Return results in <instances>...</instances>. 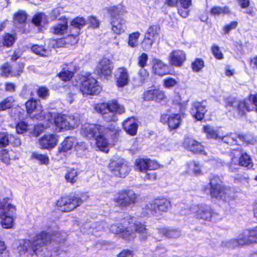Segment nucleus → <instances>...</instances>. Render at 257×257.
<instances>
[{
	"mask_svg": "<svg viewBox=\"0 0 257 257\" xmlns=\"http://www.w3.org/2000/svg\"><path fill=\"white\" fill-rule=\"evenodd\" d=\"M55 239L50 234L41 232L38 234L33 241L26 240L21 241L18 247L19 254L22 257H29L35 253L40 257H49V251L44 245H47L52 239Z\"/></svg>",
	"mask_w": 257,
	"mask_h": 257,
	"instance_id": "nucleus-1",
	"label": "nucleus"
},
{
	"mask_svg": "<svg viewBox=\"0 0 257 257\" xmlns=\"http://www.w3.org/2000/svg\"><path fill=\"white\" fill-rule=\"evenodd\" d=\"M16 206L12 203L9 198H6L0 202L1 224L4 228L9 229L13 227L16 218Z\"/></svg>",
	"mask_w": 257,
	"mask_h": 257,
	"instance_id": "nucleus-2",
	"label": "nucleus"
},
{
	"mask_svg": "<svg viewBox=\"0 0 257 257\" xmlns=\"http://www.w3.org/2000/svg\"><path fill=\"white\" fill-rule=\"evenodd\" d=\"M171 207V202L165 198H157L147 203L143 209L146 214L159 216L167 212Z\"/></svg>",
	"mask_w": 257,
	"mask_h": 257,
	"instance_id": "nucleus-3",
	"label": "nucleus"
},
{
	"mask_svg": "<svg viewBox=\"0 0 257 257\" xmlns=\"http://www.w3.org/2000/svg\"><path fill=\"white\" fill-rule=\"evenodd\" d=\"M54 122L56 130L58 132H62L77 127L79 119L74 115L57 114L54 116Z\"/></svg>",
	"mask_w": 257,
	"mask_h": 257,
	"instance_id": "nucleus-4",
	"label": "nucleus"
},
{
	"mask_svg": "<svg viewBox=\"0 0 257 257\" xmlns=\"http://www.w3.org/2000/svg\"><path fill=\"white\" fill-rule=\"evenodd\" d=\"M138 196L132 190H123L118 192L114 198L117 206L121 208L133 207L137 203Z\"/></svg>",
	"mask_w": 257,
	"mask_h": 257,
	"instance_id": "nucleus-5",
	"label": "nucleus"
},
{
	"mask_svg": "<svg viewBox=\"0 0 257 257\" xmlns=\"http://www.w3.org/2000/svg\"><path fill=\"white\" fill-rule=\"evenodd\" d=\"M231 155V160L228 166L230 171L235 172L240 166L248 168L252 167L250 158L246 153H242L240 150H234Z\"/></svg>",
	"mask_w": 257,
	"mask_h": 257,
	"instance_id": "nucleus-6",
	"label": "nucleus"
},
{
	"mask_svg": "<svg viewBox=\"0 0 257 257\" xmlns=\"http://www.w3.org/2000/svg\"><path fill=\"white\" fill-rule=\"evenodd\" d=\"M253 240L250 229L245 230L240 233L236 239L226 240L222 242V245L229 248H234L253 244Z\"/></svg>",
	"mask_w": 257,
	"mask_h": 257,
	"instance_id": "nucleus-7",
	"label": "nucleus"
},
{
	"mask_svg": "<svg viewBox=\"0 0 257 257\" xmlns=\"http://www.w3.org/2000/svg\"><path fill=\"white\" fill-rule=\"evenodd\" d=\"M82 203L81 198L75 196H65L59 199L56 203L58 209L62 211L69 212Z\"/></svg>",
	"mask_w": 257,
	"mask_h": 257,
	"instance_id": "nucleus-8",
	"label": "nucleus"
},
{
	"mask_svg": "<svg viewBox=\"0 0 257 257\" xmlns=\"http://www.w3.org/2000/svg\"><path fill=\"white\" fill-rule=\"evenodd\" d=\"M190 214L197 219L210 221L215 214L210 207L207 205H193L190 207Z\"/></svg>",
	"mask_w": 257,
	"mask_h": 257,
	"instance_id": "nucleus-9",
	"label": "nucleus"
},
{
	"mask_svg": "<svg viewBox=\"0 0 257 257\" xmlns=\"http://www.w3.org/2000/svg\"><path fill=\"white\" fill-rule=\"evenodd\" d=\"M81 82L80 89L84 95L96 94L101 90V88L98 85L97 81L92 77L83 76L81 78Z\"/></svg>",
	"mask_w": 257,
	"mask_h": 257,
	"instance_id": "nucleus-10",
	"label": "nucleus"
},
{
	"mask_svg": "<svg viewBox=\"0 0 257 257\" xmlns=\"http://www.w3.org/2000/svg\"><path fill=\"white\" fill-rule=\"evenodd\" d=\"M26 107L28 113L31 114L35 112V115H38L40 118L49 120L51 117L50 113H46L42 109V106L39 100L33 98L27 101L26 103Z\"/></svg>",
	"mask_w": 257,
	"mask_h": 257,
	"instance_id": "nucleus-11",
	"label": "nucleus"
},
{
	"mask_svg": "<svg viewBox=\"0 0 257 257\" xmlns=\"http://www.w3.org/2000/svg\"><path fill=\"white\" fill-rule=\"evenodd\" d=\"M109 169L114 175L119 177H124L130 170L127 164L122 159L111 161L109 164Z\"/></svg>",
	"mask_w": 257,
	"mask_h": 257,
	"instance_id": "nucleus-12",
	"label": "nucleus"
},
{
	"mask_svg": "<svg viewBox=\"0 0 257 257\" xmlns=\"http://www.w3.org/2000/svg\"><path fill=\"white\" fill-rule=\"evenodd\" d=\"M210 194L212 197L223 198L224 194L228 191L222 185V180L218 176H213L210 180Z\"/></svg>",
	"mask_w": 257,
	"mask_h": 257,
	"instance_id": "nucleus-13",
	"label": "nucleus"
},
{
	"mask_svg": "<svg viewBox=\"0 0 257 257\" xmlns=\"http://www.w3.org/2000/svg\"><path fill=\"white\" fill-rule=\"evenodd\" d=\"M105 127L99 124L85 123L81 127V134L84 137L90 139L95 138L99 133H103Z\"/></svg>",
	"mask_w": 257,
	"mask_h": 257,
	"instance_id": "nucleus-14",
	"label": "nucleus"
},
{
	"mask_svg": "<svg viewBox=\"0 0 257 257\" xmlns=\"http://www.w3.org/2000/svg\"><path fill=\"white\" fill-rule=\"evenodd\" d=\"M112 132L110 130L105 127V131L103 133H99L95 138L96 146L100 151L105 153L108 152L110 147L108 138L111 135Z\"/></svg>",
	"mask_w": 257,
	"mask_h": 257,
	"instance_id": "nucleus-15",
	"label": "nucleus"
},
{
	"mask_svg": "<svg viewBox=\"0 0 257 257\" xmlns=\"http://www.w3.org/2000/svg\"><path fill=\"white\" fill-rule=\"evenodd\" d=\"M136 170L142 173H145L147 171L156 170L159 167L158 164L149 159H138L135 162Z\"/></svg>",
	"mask_w": 257,
	"mask_h": 257,
	"instance_id": "nucleus-16",
	"label": "nucleus"
},
{
	"mask_svg": "<svg viewBox=\"0 0 257 257\" xmlns=\"http://www.w3.org/2000/svg\"><path fill=\"white\" fill-rule=\"evenodd\" d=\"M252 105L256 107L257 111V94L250 95L248 98L238 101L237 107L239 113L242 115L246 111L253 109Z\"/></svg>",
	"mask_w": 257,
	"mask_h": 257,
	"instance_id": "nucleus-17",
	"label": "nucleus"
},
{
	"mask_svg": "<svg viewBox=\"0 0 257 257\" xmlns=\"http://www.w3.org/2000/svg\"><path fill=\"white\" fill-rule=\"evenodd\" d=\"M58 140L56 135L49 134L42 137L39 140V144L41 149L50 150L56 147Z\"/></svg>",
	"mask_w": 257,
	"mask_h": 257,
	"instance_id": "nucleus-18",
	"label": "nucleus"
},
{
	"mask_svg": "<svg viewBox=\"0 0 257 257\" xmlns=\"http://www.w3.org/2000/svg\"><path fill=\"white\" fill-rule=\"evenodd\" d=\"M183 146L186 149L194 153L206 155L202 145L192 138H186L184 139Z\"/></svg>",
	"mask_w": 257,
	"mask_h": 257,
	"instance_id": "nucleus-19",
	"label": "nucleus"
},
{
	"mask_svg": "<svg viewBox=\"0 0 257 257\" xmlns=\"http://www.w3.org/2000/svg\"><path fill=\"white\" fill-rule=\"evenodd\" d=\"M110 231L115 234H119L124 239L130 240L135 238V235L133 232H130L128 228H126L120 223L111 225L109 227Z\"/></svg>",
	"mask_w": 257,
	"mask_h": 257,
	"instance_id": "nucleus-20",
	"label": "nucleus"
},
{
	"mask_svg": "<svg viewBox=\"0 0 257 257\" xmlns=\"http://www.w3.org/2000/svg\"><path fill=\"white\" fill-rule=\"evenodd\" d=\"M186 59V53L181 50H174L169 55L170 64L175 67H181Z\"/></svg>",
	"mask_w": 257,
	"mask_h": 257,
	"instance_id": "nucleus-21",
	"label": "nucleus"
},
{
	"mask_svg": "<svg viewBox=\"0 0 257 257\" xmlns=\"http://www.w3.org/2000/svg\"><path fill=\"white\" fill-rule=\"evenodd\" d=\"M128 229H130V232H133L134 233L135 238L136 236V233H138L139 235V238L141 241L146 240L149 235L146 226L139 221H137L131 224Z\"/></svg>",
	"mask_w": 257,
	"mask_h": 257,
	"instance_id": "nucleus-22",
	"label": "nucleus"
},
{
	"mask_svg": "<svg viewBox=\"0 0 257 257\" xmlns=\"http://www.w3.org/2000/svg\"><path fill=\"white\" fill-rule=\"evenodd\" d=\"M160 120L163 123L167 122L170 130H175L178 128L182 120L180 114H171L170 115L162 114Z\"/></svg>",
	"mask_w": 257,
	"mask_h": 257,
	"instance_id": "nucleus-23",
	"label": "nucleus"
},
{
	"mask_svg": "<svg viewBox=\"0 0 257 257\" xmlns=\"http://www.w3.org/2000/svg\"><path fill=\"white\" fill-rule=\"evenodd\" d=\"M116 84L118 87H123L127 85L130 81L128 70L124 67L118 68L115 75Z\"/></svg>",
	"mask_w": 257,
	"mask_h": 257,
	"instance_id": "nucleus-24",
	"label": "nucleus"
},
{
	"mask_svg": "<svg viewBox=\"0 0 257 257\" xmlns=\"http://www.w3.org/2000/svg\"><path fill=\"white\" fill-rule=\"evenodd\" d=\"M207 110L203 102H194L191 104L190 113L196 120H201L204 117Z\"/></svg>",
	"mask_w": 257,
	"mask_h": 257,
	"instance_id": "nucleus-25",
	"label": "nucleus"
},
{
	"mask_svg": "<svg viewBox=\"0 0 257 257\" xmlns=\"http://www.w3.org/2000/svg\"><path fill=\"white\" fill-rule=\"evenodd\" d=\"M113 69V62L107 58H103L97 66L98 73L105 76H110Z\"/></svg>",
	"mask_w": 257,
	"mask_h": 257,
	"instance_id": "nucleus-26",
	"label": "nucleus"
},
{
	"mask_svg": "<svg viewBox=\"0 0 257 257\" xmlns=\"http://www.w3.org/2000/svg\"><path fill=\"white\" fill-rule=\"evenodd\" d=\"M152 72L159 76H163L168 74V67L162 60L154 58L152 60Z\"/></svg>",
	"mask_w": 257,
	"mask_h": 257,
	"instance_id": "nucleus-27",
	"label": "nucleus"
},
{
	"mask_svg": "<svg viewBox=\"0 0 257 257\" xmlns=\"http://www.w3.org/2000/svg\"><path fill=\"white\" fill-rule=\"evenodd\" d=\"M123 127L129 135L134 136L137 134L138 124L134 117H130L125 119L123 122Z\"/></svg>",
	"mask_w": 257,
	"mask_h": 257,
	"instance_id": "nucleus-28",
	"label": "nucleus"
},
{
	"mask_svg": "<svg viewBox=\"0 0 257 257\" xmlns=\"http://www.w3.org/2000/svg\"><path fill=\"white\" fill-rule=\"evenodd\" d=\"M100 108L101 109L110 110L111 111H113L114 114L115 113L121 114L124 112V107L119 105L116 100H112L109 103H101L100 104Z\"/></svg>",
	"mask_w": 257,
	"mask_h": 257,
	"instance_id": "nucleus-29",
	"label": "nucleus"
},
{
	"mask_svg": "<svg viewBox=\"0 0 257 257\" xmlns=\"http://www.w3.org/2000/svg\"><path fill=\"white\" fill-rule=\"evenodd\" d=\"M54 34L61 35L68 32V22L66 17L59 20L58 23L52 28Z\"/></svg>",
	"mask_w": 257,
	"mask_h": 257,
	"instance_id": "nucleus-30",
	"label": "nucleus"
},
{
	"mask_svg": "<svg viewBox=\"0 0 257 257\" xmlns=\"http://www.w3.org/2000/svg\"><path fill=\"white\" fill-rule=\"evenodd\" d=\"M105 10L110 16H120L126 13L125 7L121 3L116 6L106 7Z\"/></svg>",
	"mask_w": 257,
	"mask_h": 257,
	"instance_id": "nucleus-31",
	"label": "nucleus"
},
{
	"mask_svg": "<svg viewBox=\"0 0 257 257\" xmlns=\"http://www.w3.org/2000/svg\"><path fill=\"white\" fill-rule=\"evenodd\" d=\"M112 31L118 34L123 32L125 30V25L123 20L120 17H113L111 22Z\"/></svg>",
	"mask_w": 257,
	"mask_h": 257,
	"instance_id": "nucleus-32",
	"label": "nucleus"
},
{
	"mask_svg": "<svg viewBox=\"0 0 257 257\" xmlns=\"http://www.w3.org/2000/svg\"><path fill=\"white\" fill-rule=\"evenodd\" d=\"M238 138L240 141L242 142H245L247 144L250 143V142L248 140L247 138H245L243 137H241L240 136H237L236 135L231 134L230 135H226L224 137H220L219 139H220L223 142L229 144L230 145H232L237 143L236 138Z\"/></svg>",
	"mask_w": 257,
	"mask_h": 257,
	"instance_id": "nucleus-33",
	"label": "nucleus"
},
{
	"mask_svg": "<svg viewBox=\"0 0 257 257\" xmlns=\"http://www.w3.org/2000/svg\"><path fill=\"white\" fill-rule=\"evenodd\" d=\"M96 109L98 112L102 114L103 118L106 121H115L116 120L115 114L110 110H106L105 109H101L100 108V104L96 106Z\"/></svg>",
	"mask_w": 257,
	"mask_h": 257,
	"instance_id": "nucleus-34",
	"label": "nucleus"
},
{
	"mask_svg": "<svg viewBox=\"0 0 257 257\" xmlns=\"http://www.w3.org/2000/svg\"><path fill=\"white\" fill-rule=\"evenodd\" d=\"M75 143V139L73 137L66 138L61 144V146L59 148V152H66L73 148Z\"/></svg>",
	"mask_w": 257,
	"mask_h": 257,
	"instance_id": "nucleus-35",
	"label": "nucleus"
},
{
	"mask_svg": "<svg viewBox=\"0 0 257 257\" xmlns=\"http://www.w3.org/2000/svg\"><path fill=\"white\" fill-rule=\"evenodd\" d=\"M159 233L169 238H178L181 235L179 230L166 228L158 229Z\"/></svg>",
	"mask_w": 257,
	"mask_h": 257,
	"instance_id": "nucleus-36",
	"label": "nucleus"
},
{
	"mask_svg": "<svg viewBox=\"0 0 257 257\" xmlns=\"http://www.w3.org/2000/svg\"><path fill=\"white\" fill-rule=\"evenodd\" d=\"M182 7L178 9V14L180 16H188L189 14L188 8L192 4V0H178Z\"/></svg>",
	"mask_w": 257,
	"mask_h": 257,
	"instance_id": "nucleus-37",
	"label": "nucleus"
},
{
	"mask_svg": "<svg viewBox=\"0 0 257 257\" xmlns=\"http://www.w3.org/2000/svg\"><path fill=\"white\" fill-rule=\"evenodd\" d=\"M230 9L228 6L224 7L214 6L210 9V14L214 16L216 15H226L230 14Z\"/></svg>",
	"mask_w": 257,
	"mask_h": 257,
	"instance_id": "nucleus-38",
	"label": "nucleus"
},
{
	"mask_svg": "<svg viewBox=\"0 0 257 257\" xmlns=\"http://www.w3.org/2000/svg\"><path fill=\"white\" fill-rule=\"evenodd\" d=\"M160 27L157 25H152L148 29L145 36L155 41L158 38L160 33Z\"/></svg>",
	"mask_w": 257,
	"mask_h": 257,
	"instance_id": "nucleus-39",
	"label": "nucleus"
},
{
	"mask_svg": "<svg viewBox=\"0 0 257 257\" xmlns=\"http://www.w3.org/2000/svg\"><path fill=\"white\" fill-rule=\"evenodd\" d=\"M32 51L37 55L40 56H48L50 55V51L45 49L42 46L35 45L31 48Z\"/></svg>",
	"mask_w": 257,
	"mask_h": 257,
	"instance_id": "nucleus-40",
	"label": "nucleus"
},
{
	"mask_svg": "<svg viewBox=\"0 0 257 257\" xmlns=\"http://www.w3.org/2000/svg\"><path fill=\"white\" fill-rule=\"evenodd\" d=\"M32 158L39 161L42 165H47L49 163V157L46 155L34 152L32 155Z\"/></svg>",
	"mask_w": 257,
	"mask_h": 257,
	"instance_id": "nucleus-41",
	"label": "nucleus"
},
{
	"mask_svg": "<svg viewBox=\"0 0 257 257\" xmlns=\"http://www.w3.org/2000/svg\"><path fill=\"white\" fill-rule=\"evenodd\" d=\"M78 174V172L76 170L71 169L65 174V178L67 182L73 183L77 181Z\"/></svg>",
	"mask_w": 257,
	"mask_h": 257,
	"instance_id": "nucleus-42",
	"label": "nucleus"
},
{
	"mask_svg": "<svg viewBox=\"0 0 257 257\" xmlns=\"http://www.w3.org/2000/svg\"><path fill=\"white\" fill-rule=\"evenodd\" d=\"M140 36V33L138 32L130 34L128 36V45L132 47H136L138 45V39Z\"/></svg>",
	"mask_w": 257,
	"mask_h": 257,
	"instance_id": "nucleus-43",
	"label": "nucleus"
},
{
	"mask_svg": "<svg viewBox=\"0 0 257 257\" xmlns=\"http://www.w3.org/2000/svg\"><path fill=\"white\" fill-rule=\"evenodd\" d=\"M15 34H6L3 37V45L7 47L12 46L16 40Z\"/></svg>",
	"mask_w": 257,
	"mask_h": 257,
	"instance_id": "nucleus-44",
	"label": "nucleus"
},
{
	"mask_svg": "<svg viewBox=\"0 0 257 257\" xmlns=\"http://www.w3.org/2000/svg\"><path fill=\"white\" fill-rule=\"evenodd\" d=\"M14 137L12 135L9 136L7 133H0V148L5 147L9 145Z\"/></svg>",
	"mask_w": 257,
	"mask_h": 257,
	"instance_id": "nucleus-45",
	"label": "nucleus"
},
{
	"mask_svg": "<svg viewBox=\"0 0 257 257\" xmlns=\"http://www.w3.org/2000/svg\"><path fill=\"white\" fill-rule=\"evenodd\" d=\"M14 102V99L12 97H9L5 99L0 103V111L5 110L7 108H9L12 107ZM2 122V119L0 117V124Z\"/></svg>",
	"mask_w": 257,
	"mask_h": 257,
	"instance_id": "nucleus-46",
	"label": "nucleus"
},
{
	"mask_svg": "<svg viewBox=\"0 0 257 257\" xmlns=\"http://www.w3.org/2000/svg\"><path fill=\"white\" fill-rule=\"evenodd\" d=\"M188 168L192 171L194 175H199L202 174L200 165L195 161H191L188 164Z\"/></svg>",
	"mask_w": 257,
	"mask_h": 257,
	"instance_id": "nucleus-47",
	"label": "nucleus"
},
{
	"mask_svg": "<svg viewBox=\"0 0 257 257\" xmlns=\"http://www.w3.org/2000/svg\"><path fill=\"white\" fill-rule=\"evenodd\" d=\"M204 67V62L201 58H196L191 64L194 72H198Z\"/></svg>",
	"mask_w": 257,
	"mask_h": 257,
	"instance_id": "nucleus-48",
	"label": "nucleus"
},
{
	"mask_svg": "<svg viewBox=\"0 0 257 257\" xmlns=\"http://www.w3.org/2000/svg\"><path fill=\"white\" fill-rule=\"evenodd\" d=\"M204 132L207 134L208 138L212 139H219L220 136H218L216 132L210 126L206 125L203 127Z\"/></svg>",
	"mask_w": 257,
	"mask_h": 257,
	"instance_id": "nucleus-49",
	"label": "nucleus"
},
{
	"mask_svg": "<svg viewBox=\"0 0 257 257\" xmlns=\"http://www.w3.org/2000/svg\"><path fill=\"white\" fill-rule=\"evenodd\" d=\"M85 20L83 17H76L71 22V26L80 29L85 24Z\"/></svg>",
	"mask_w": 257,
	"mask_h": 257,
	"instance_id": "nucleus-50",
	"label": "nucleus"
},
{
	"mask_svg": "<svg viewBox=\"0 0 257 257\" xmlns=\"http://www.w3.org/2000/svg\"><path fill=\"white\" fill-rule=\"evenodd\" d=\"M156 41L150 38L145 36V38L142 43V46L145 51L151 49L153 44Z\"/></svg>",
	"mask_w": 257,
	"mask_h": 257,
	"instance_id": "nucleus-51",
	"label": "nucleus"
},
{
	"mask_svg": "<svg viewBox=\"0 0 257 257\" xmlns=\"http://www.w3.org/2000/svg\"><path fill=\"white\" fill-rule=\"evenodd\" d=\"M178 83V81L175 78L168 77L164 80L163 84L165 88H170L176 86Z\"/></svg>",
	"mask_w": 257,
	"mask_h": 257,
	"instance_id": "nucleus-52",
	"label": "nucleus"
},
{
	"mask_svg": "<svg viewBox=\"0 0 257 257\" xmlns=\"http://www.w3.org/2000/svg\"><path fill=\"white\" fill-rule=\"evenodd\" d=\"M73 74L71 70H66L59 73V77L63 81H68L72 77Z\"/></svg>",
	"mask_w": 257,
	"mask_h": 257,
	"instance_id": "nucleus-53",
	"label": "nucleus"
},
{
	"mask_svg": "<svg viewBox=\"0 0 257 257\" xmlns=\"http://www.w3.org/2000/svg\"><path fill=\"white\" fill-rule=\"evenodd\" d=\"M157 177L156 173L151 171H147L145 173H143L142 178L145 180L154 181Z\"/></svg>",
	"mask_w": 257,
	"mask_h": 257,
	"instance_id": "nucleus-54",
	"label": "nucleus"
},
{
	"mask_svg": "<svg viewBox=\"0 0 257 257\" xmlns=\"http://www.w3.org/2000/svg\"><path fill=\"white\" fill-rule=\"evenodd\" d=\"M28 125L24 121H21L16 126V131L18 134H23L28 130Z\"/></svg>",
	"mask_w": 257,
	"mask_h": 257,
	"instance_id": "nucleus-55",
	"label": "nucleus"
},
{
	"mask_svg": "<svg viewBox=\"0 0 257 257\" xmlns=\"http://www.w3.org/2000/svg\"><path fill=\"white\" fill-rule=\"evenodd\" d=\"M0 160L5 163H9L10 160V155L8 151L3 150L0 151Z\"/></svg>",
	"mask_w": 257,
	"mask_h": 257,
	"instance_id": "nucleus-56",
	"label": "nucleus"
},
{
	"mask_svg": "<svg viewBox=\"0 0 257 257\" xmlns=\"http://www.w3.org/2000/svg\"><path fill=\"white\" fill-rule=\"evenodd\" d=\"M211 51L214 56L217 59L223 58V55L219 49L218 46L214 45L212 47Z\"/></svg>",
	"mask_w": 257,
	"mask_h": 257,
	"instance_id": "nucleus-57",
	"label": "nucleus"
},
{
	"mask_svg": "<svg viewBox=\"0 0 257 257\" xmlns=\"http://www.w3.org/2000/svg\"><path fill=\"white\" fill-rule=\"evenodd\" d=\"M148 57L147 54L143 53L138 58V65L141 68H144L147 64Z\"/></svg>",
	"mask_w": 257,
	"mask_h": 257,
	"instance_id": "nucleus-58",
	"label": "nucleus"
},
{
	"mask_svg": "<svg viewBox=\"0 0 257 257\" xmlns=\"http://www.w3.org/2000/svg\"><path fill=\"white\" fill-rule=\"evenodd\" d=\"M155 89L149 90L144 94V99L145 100L151 101L155 100Z\"/></svg>",
	"mask_w": 257,
	"mask_h": 257,
	"instance_id": "nucleus-59",
	"label": "nucleus"
},
{
	"mask_svg": "<svg viewBox=\"0 0 257 257\" xmlns=\"http://www.w3.org/2000/svg\"><path fill=\"white\" fill-rule=\"evenodd\" d=\"M248 177L245 173H242L237 174L234 178V180L236 182H246L248 183Z\"/></svg>",
	"mask_w": 257,
	"mask_h": 257,
	"instance_id": "nucleus-60",
	"label": "nucleus"
},
{
	"mask_svg": "<svg viewBox=\"0 0 257 257\" xmlns=\"http://www.w3.org/2000/svg\"><path fill=\"white\" fill-rule=\"evenodd\" d=\"M38 94L40 97L46 98L49 95V90L46 87H40L38 90Z\"/></svg>",
	"mask_w": 257,
	"mask_h": 257,
	"instance_id": "nucleus-61",
	"label": "nucleus"
},
{
	"mask_svg": "<svg viewBox=\"0 0 257 257\" xmlns=\"http://www.w3.org/2000/svg\"><path fill=\"white\" fill-rule=\"evenodd\" d=\"M155 100L156 101H160L164 99L165 97L164 92L159 89H155Z\"/></svg>",
	"mask_w": 257,
	"mask_h": 257,
	"instance_id": "nucleus-62",
	"label": "nucleus"
},
{
	"mask_svg": "<svg viewBox=\"0 0 257 257\" xmlns=\"http://www.w3.org/2000/svg\"><path fill=\"white\" fill-rule=\"evenodd\" d=\"M237 25V22L236 21L232 22L228 25H226L223 29L225 33H228L231 30L234 29Z\"/></svg>",
	"mask_w": 257,
	"mask_h": 257,
	"instance_id": "nucleus-63",
	"label": "nucleus"
},
{
	"mask_svg": "<svg viewBox=\"0 0 257 257\" xmlns=\"http://www.w3.org/2000/svg\"><path fill=\"white\" fill-rule=\"evenodd\" d=\"M11 68L8 64H5L1 67L2 75L5 76H8L10 73Z\"/></svg>",
	"mask_w": 257,
	"mask_h": 257,
	"instance_id": "nucleus-64",
	"label": "nucleus"
}]
</instances>
